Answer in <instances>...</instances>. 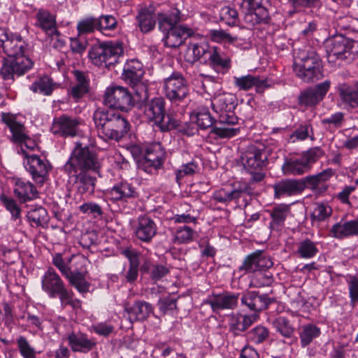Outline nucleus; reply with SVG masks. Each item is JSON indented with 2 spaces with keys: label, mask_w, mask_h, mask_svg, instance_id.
<instances>
[{
  "label": "nucleus",
  "mask_w": 358,
  "mask_h": 358,
  "mask_svg": "<svg viewBox=\"0 0 358 358\" xmlns=\"http://www.w3.org/2000/svg\"><path fill=\"white\" fill-rule=\"evenodd\" d=\"M208 64L217 73L224 74L231 68V60L220 48L213 46L209 52Z\"/></svg>",
  "instance_id": "obj_26"
},
{
  "label": "nucleus",
  "mask_w": 358,
  "mask_h": 358,
  "mask_svg": "<svg viewBox=\"0 0 358 358\" xmlns=\"http://www.w3.org/2000/svg\"><path fill=\"white\" fill-rule=\"evenodd\" d=\"M254 322V319L249 315L232 314L228 317L229 330L234 335H240Z\"/></svg>",
  "instance_id": "obj_40"
},
{
  "label": "nucleus",
  "mask_w": 358,
  "mask_h": 358,
  "mask_svg": "<svg viewBox=\"0 0 358 358\" xmlns=\"http://www.w3.org/2000/svg\"><path fill=\"white\" fill-rule=\"evenodd\" d=\"M239 299V293L225 291L208 295L205 300V303L209 305L213 311L216 313L222 310H234L236 308Z\"/></svg>",
  "instance_id": "obj_16"
},
{
  "label": "nucleus",
  "mask_w": 358,
  "mask_h": 358,
  "mask_svg": "<svg viewBox=\"0 0 358 358\" xmlns=\"http://www.w3.org/2000/svg\"><path fill=\"white\" fill-rule=\"evenodd\" d=\"M191 120L195 121L200 129L205 130L216 125V120L210 114L207 107L198 108L191 115Z\"/></svg>",
  "instance_id": "obj_42"
},
{
  "label": "nucleus",
  "mask_w": 358,
  "mask_h": 358,
  "mask_svg": "<svg viewBox=\"0 0 358 358\" xmlns=\"http://www.w3.org/2000/svg\"><path fill=\"white\" fill-rule=\"evenodd\" d=\"M273 325L276 331L284 338V343L292 345L297 343L298 338L294 334V328L287 317L280 316L275 318Z\"/></svg>",
  "instance_id": "obj_33"
},
{
  "label": "nucleus",
  "mask_w": 358,
  "mask_h": 358,
  "mask_svg": "<svg viewBox=\"0 0 358 358\" xmlns=\"http://www.w3.org/2000/svg\"><path fill=\"white\" fill-rule=\"evenodd\" d=\"M165 157V151L159 143L147 147L145 156L148 162L154 163V166H162Z\"/></svg>",
  "instance_id": "obj_49"
},
{
  "label": "nucleus",
  "mask_w": 358,
  "mask_h": 358,
  "mask_svg": "<svg viewBox=\"0 0 358 358\" xmlns=\"http://www.w3.org/2000/svg\"><path fill=\"white\" fill-rule=\"evenodd\" d=\"M98 20L96 17H87L80 20L77 24L78 36L93 33L95 30L99 31Z\"/></svg>",
  "instance_id": "obj_58"
},
{
  "label": "nucleus",
  "mask_w": 358,
  "mask_h": 358,
  "mask_svg": "<svg viewBox=\"0 0 358 358\" xmlns=\"http://www.w3.org/2000/svg\"><path fill=\"white\" fill-rule=\"evenodd\" d=\"M332 213L331 208L325 203H317L310 217L313 220L322 222L329 218Z\"/></svg>",
  "instance_id": "obj_63"
},
{
  "label": "nucleus",
  "mask_w": 358,
  "mask_h": 358,
  "mask_svg": "<svg viewBox=\"0 0 358 358\" xmlns=\"http://www.w3.org/2000/svg\"><path fill=\"white\" fill-rule=\"evenodd\" d=\"M242 305L245 306L250 310L259 312L266 310L268 306L276 301L274 297H268L267 294H260L257 292H248L241 298Z\"/></svg>",
  "instance_id": "obj_21"
},
{
  "label": "nucleus",
  "mask_w": 358,
  "mask_h": 358,
  "mask_svg": "<svg viewBox=\"0 0 358 358\" xmlns=\"http://www.w3.org/2000/svg\"><path fill=\"white\" fill-rule=\"evenodd\" d=\"M273 265V263L268 255L262 250H257L245 257L238 271L242 272V275L254 274L259 271L267 270Z\"/></svg>",
  "instance_id": "obj_14"
},
{
  "label": "nucleus",
  "mask_w": 358,
  "mask_h": 358,
  "mask_svg": "<svg viewBox=\"0 0 358 358\" xmlns=\"http://www.w3.org/2000/svg\"><path fill=\"white\" fill-rule=\"evenodd\" d=\"M273 282V275L270 272H268L267 270L259 271L252 274L250 285L255 287H262L269 286Z\"/></svg>",
  "instance_id": "obj_60"
},
{
  "label": "nucleus",
  "mask_w": 358,
  "mask_h": 358,
  "mask_svg": "<svg viewBox=\"0 0 358 358\" xmlns=\"http://www.w3.org/2000/svg\"><path fill=\"white\" fill-rule=\"evenodd\" d=\"M34 65V61L26 54L4 58L0 69V75L3 80L13 83L15 78L24 76Z\"/></svg>",
  "instance_id": "obj_11"
},
{
  "label": "nucleus",
  "mask_w": 358,
  "mask_h": 358,
  "mask_svg": "<svg viewBox=\"0 0 358 358\" xmlns=\"http://www.w3.org/2000/svg\"><path fill=\"white\" fill-rule=\"evenodd\" d=\"M92 172L78 171L69 176L70 178H75L76 188L82 194L85 193L93 194L94 192L96 178L91 175Z\"/></svg>",
  "instance_id": "obj_34"
},
{
  "label": "nucleus",
  "mask_w": 358,
  "mask_h": 358,
  "mask_svg": "<svg viewBox=\"0 0 358 358\" xmlns=\"http://www.w3.org/2000/svg\"><path fill=\"white\" fill-rule=\"evenodd\" d=\"M236 101L234 94L227 92L216 94L212 99V108L217 115V122L210 130L215 139L230 138L240 132L239 128L234 127L238 122L234 113Z\"/></svg>",
  "instance_id": "obj_1"
},
{
  "label": "nucleus",
  "mask_w": 358,
  "mask_h": 358,
  "mask_svg": "<svg viewBox=\"0 0 358 358\" xmlns=\"http://www.w3.org/2000/svg\"><path fill=\"white\" fill-rule=\"evenodd\" d=\"M163 83L165 96L172 104L179 105L189 97L190 89L188 82L181 73L173 72L164 80Z\"/></svg>",
  "instance_id": "obj_10"
},
{
  "label": "nucleus",
  "mask_w": 358,
  "mask_h": 358,
  "mask_svg": "<svg viewBox=\"0 0 358 358\" xmlns=\"http://www.w3.org/2000/svg\"><path fill=\"white\" fill-rule=\"evenodd\" d=\"M244 194H250V188L245 184H234L231 187L220 188L215 191L212 198L218 203L227 205L231 201H236Z\"/></svg>",
  "instance_id": "obj_20"
},
{
  "label": "nucleus",
  "mask_w": 358,
  "mask_h": 358,
  "mask_svg": "<svg viewBox=\"0 0 358 358\" xmlns=\"http://www.w3.org/2000/svg\"><path fill=\"white\" fill-rule=\"evenodd\" d=\"M110 194L114 200H122L127 201L129 199H135L138 196L135 187L130 183L122 182L115 185Z\"/></svg>",
  "instance_id": "obj_43"
},
{
  "label": "nucleus",
  "mask_w": 358,
  "mask_h": 358,
  "mask_svg": "<svg viewBox=\"0 0 358 358\" xmlns=\"http://www.w3.org/2000/svg\"><path fill=\"white\" fill-rule=\"evenodd\" d=\"M268 11L266 8H248L243 16L245 26L250 29L259 24H268L270 22Z\"/></svg>",
  "instance_id": "obj_39"
},
{
  "label": "nucleus",
  "mask_w": 358,
  "mask_h": 358,
  "mask_svg": "<svg viewBox=\"0 0 358 358\" xmlns=\"http://www.w3.org/2000/svg\"><path fill=\"white\" fill-rule=\"evenodd\" d=\"M318 242L308 238L299 240L296 243V255L302 259H311L319 252Z\"/></svg>",
  "instance_id": "obj_44"
},
{
  "label": "nucleus",
  "mask_w": 358,
  "mask_h": 358,
  "mask_svg": "<svg viewBox=\"0 0 358 358\" xmlns=\"http://www.w3.org/2000/svg\"><path fill=\"white\" fill-rule=\"evenodd\" d=\"M100 169L97 154L92 148L80 141L75 143L70 157L64 166V171L68 176L78 171L98 173Z\"/></svg>",
  "instance_id": "obj_4"
},
{
  "label": "nucleus",
  "mask_w": 358,
  "mask_h": 358,
  "mask_svg": "<svg viewBox=\"0 0 358 358\" xmlns=\"http://www.w3.org/2000/svg\"><path fill=\"white\" fill-rule=\"evenodd\" d=\"M14 195L22 203L34 200L38 196L36 187L29 181L17 178L13 188Z\"/></svg>",
  "instance_id": "obj_31"
},
{
  "label": "nucleus",
  "mask_w": 358,
  "mask_h": 358,
  "mask_svg": "<svg viewBox=\"0 0 358 358\" xmlns=\"http://www.w3.org/2000/svg\"><path fill=\"white\" fill-rule=\"evenodd\" d=\"M28 45L17 34H13L6 44L3 45V50L8 58L26 54Z\"/></svg>",
  "instance_id": "obj_36"
},
{
  "label": "nucleus",
  "mask_w": 358,
  "mask_h": 358,
  "mask_svg": "<svg viewBox=\"0 0 358 358\" xmlns=\"http://www.w3.org/2000/svg\"><path fill=\"white\" fill-rule=\"evenodd\" d=\"M221 22L230 27L237 26L239 24V15L237 10L231 6H224L219 11Z\"/></svg>",
  "instance_id": "obj_51"
},
{
  "label": "nucleus",
  "mask_w": 358,
  "mask_h": 358,
  "mask_svg": "<svg viewBox=\"0 0 358 358\" xmlns=\"http://www.w3.org/2000/svg\"><path fill=\"white\" fill-rule=\"evenodd\" d=\"M129 313L130 320L143 321L146 320L153 311L152 305L144 301H135L131 306L125 308Z\"/></svg>",
  "instance_id": "obj_41"
},
{
  "label": "nucleus",
  "mask_w": 358,
  "mask_h": 358,
  "mask_svg": "<svg viewBox=\"0 0 358 358\" xmlns=\"http://www.w3.org/2000/svg\"><path fill=\"white\" fill-rule=\"evenodd\" d=\"M270 335L269 330L264 326L258 325L246 334L248 341L255 344L266 341Z\"/></svg>",
  "instance_id": "obj_55"
},
{
  "label": "nucleus",
  "mask_w": 358,
  "mask_h": 358,
  "mask_svg": "<svg viewBox=\"0 0 358 358\" xmlns=\"http://www.w3.org/2000/svg\"><path fill=\"white\" fill-rule=\"evenodd\" d=\"M79 124L78 118L63 115L54 119L51 131L53 134L62 137L74 136L76 135Z\"/></svg>",
  "instance_id": "obj_22"
},
{
  "label": "nucleus",
  "mask_w": 358,
  "mask_h": 358,
  "mask_svg": "<svg viewBox=\"0 0 358 358\" xmlns=\"http://www.w3.org/2000/svg\"><path fill=\"white\" fill-rule=\"evenodd\" d=\"M194 234V230L189 227H180L176 230L175 241L179 244L189 243L193 241Z\"/></svg>",
  "instance_id": "obj_64"
},
{
  "label": "nucleus",
  "mask_w": 358,
  "mask_h": 358,
  "mask_svg": "<svg viewBox=\"0 0 358 358\" xmlns=\"http://www.w3.org/2000/svg\"><path fill=\"white\" fill-rule=\"evenodd\" d=\"M66 278L69 280L70 284L80 293L84 294L89 291L90 283L86 281L82 272L71 271Z\"/></svg>",
  "instance_id": "obj_53"
},
{
  "label": "nucleus",
  "mask_w": 358,
  "mask_h": 358,
  "mask_svg": "<svg viewBox=\"0 0 358 358\" xmlns=\"http://www.w3.org/2000/svg\"><path fill=\"white\" fill-rule=\"evenodd\" d=\"M140 270L143 273L149 274L150 279L155 282L161 280L169 272V268L165 266L159 264H152L148 260L143 262Z\"/></svg>",
  "instance_id": "obj_45"
},
{
  "label": "nucleus",
  "mask_w": 358,
  "mask_h": 358,
  "mask_svg": "<svg viewBox=\"0 0 358 358\" xmlns=\"http://www.w3.org/2000/svg\"><path fill=\"white\" fill-rule=\"evenodd\" d=\"M155 13L159 30L162 33L171 30L183 20L182 13L175 6H165L155 10Z\"/></svg>",
  "instance_id": "obj_17"
},
{
  "label": "nucleus",
  "mask_w": 358,
  "mask_h": 358,
  "mask_svg": "<svg viewBox=\"0 0 358 358\" xmlns=\"http://www.w3.org/2000/svg\"><path fill=\"white\" fill-rule=\"evenodd\" d=\"M69 347L74 352L87 353L95 346L96 342L90 338L86 334L80 331H72L67 336Z\"/></svg>",
  "instance_id": "obj_29"
},
{
  "label": "nucleus",
  "mask_w": 358,
  "mask_h": 358,
  "mask_svg": "<svg viewBox=\"0 0 358 358\" xmlns=\"http://www.w3.org/2000/svg\"><path fill=\"white\" fill-rule=\"evenodd\" d=\"M324 155V151L320 147H313L301 155L287 159L282 166L285 174L300 176L308 172L313 164Z\"/></svg>",
  "instance_id": "obj_7"
},
{
  "label": "nucleus",
  "mask_w": 358,
  "mask_h": 358,
  "mask_svg": "<svg viewBox=\"0 0 358 358\" xmlns=\"http://www.w3.org/2000/svg\"><path fill=\"white\" fill-rule=\"evenodd\" d=\"M334 173L335 172L332 169L328 168L317 174L308 176L301 178V180H303L306 187H309L312 190H316L320 184L328 181Z\"/></svg>",
  "instance_id": "obj_47"
},
{
  "label": "nucleus",
  "mask_w": 358,
  "mask_h": 358,
  "mask_svg": "<svg viewBox=\"0 0 358 358\" xmlns=\"http://www.w3.org/2000/svg\"><path fill=\"white\" fill-rule=\"evenodd\" d=\"M157 230V225L152 219L147 215H141L134 227V234L141 241L150 243L156 235Z\"/></svg>",
  "instance_id": "obj_25"
},
{
  "label": "nucleus",
  "mask_w": 358,
  "mask_h": 358,
  "mask_svg": "<svg viewBox=\"0 0 358 358\" xmlns=\"http://www.w3.org/2000/svg\"><path fill=\"white\" fill-rule=\"evenodd\" d=\"M327 58L333 66L350 64L358 57V42L343 35H336L325 43Z\"/></svg>",
  "instance_id": "obj_5"
},
{
  "label": "nucleus",
  "mask_w": 358,
  "mask_h": 358,
  "mask_svg": "<svg viewBox=\"0 0 358 358\" xmlns=\"http://www.w3.org/2000/svg\"><path fill=\"white\" fill-rule=\"evenodd\" d=\"M16 343L20 354L23 358H36V352L26 337L20 336L17 338Z\"/></svg>",
  "instance_id": "obj_62"
},
{
  "label": "nucleus",
  "mask_w": 358,
  "mask_h": 358,
  "mask_svg": "<svg viewBox=\"0 0 358 358\" xmlns=\"http://www.w3.org/2000/svg\"><path fill=\"white\" fill-rule=\"evenodd\" d=\"M331 82L324 80L315 87L301 90L298 96V104L306 108H312L322 101L330 89Z\"/></svg>",
  "instance_id": "obj_15"
},
{
  "label": "nucleus",
  "mask_w": 358,
  "mask_h": 358,
  "mask_svg": "<svg viewBox=\"0 0 358 358\" xmlns=\"http://www.w3.org/2000/svg\"><path fill=\"white\" fill-rule=\"evenodd\" d=\"M180 126V120L176 115L171 113H164V117L155 126L162 132H167L173 129H178Z\"/></svg>",
  "instance_id": "obj_54"
},
{
  "label": "nucleus",
  "mask_w": 358,
  "mask_h": 358,
  "mask_svg": "<svg viewBox=\"0 0 358 358\" xmlns=\"http://www.w3.org/2000/svg\"><path fill=\"white\" fill-rule=\"evenodd\" d=\"M103 102L110 108L122 111H128L134 106L131 92L127 88L120 86L108 87L105 92Z\"/></svg>",
  "instance_id": "obj_12"
},
{
  "label": "nucleus",
  "mask_w": 358,
  "mask_h": 358,
  "mask_svg": "<svg viewBox=\"0 0 358 358\" xmlns=\"http://www.w3.org/2000/svg\"><path fill=\"white\" fill-rule=\"evenodd\" d=\"M320 334V329L315 324H308L302 326L299 334L301 346L303 348L307 347L315 338L319 337Z\"/></svg>",
  "instance_id": "obj_50"
},
{
  "label": "nucleus",
  "mask_w": 358,
  "mask_h": 358,
  "mask_svg": "<svg viewBox=\"0 0 358 358\" xmlns=\"http://www.w3.org/2000/svg\"><path fill=\"white\" fill-rule=\"evenodd\" d=\"M143 74L144 70L142 63L137 59H131L124 64L122 78L132 87H137L142 90H145V98H147L145 87L141 83Z\"/></svg>",
  "instance_id": "obj_18"
},
{
  "label": "nucleus",
  "mask_w": 358,
  "mask_h": 358,
  "mask_svg": "<svg viewBox=\"0 0 358 358\" xmlns=\"http://www.w3.org/2000/svg\"><path fill=\"white\" fill-rule=\"evenodd\" d=\"M96 20H98L99 22V31L106 36L110 35L108 31L116 29L117 27L116 18L111 15H103L99 17H96Z\"/></svg>",
  "instance_id": "obj_59"
},
{
  "label": "nucleus",
  "mask_w": 358,
  "mask_h": 358,
  "mask_svg": "<svg viewBox=\"0 0 358 358\" xmlns=\"http://www.w3.org/2000/svg\"><path fill=\"white\" fill-rule=\"evenodd\" d=\"M244 169L252 176V180L261 182L265 177L262 171L268 163V153L264 148L250 147L241 157Z\"/></svg>",
  "instance_id": "obj_9"
},
{
  "label": "nucleus",
  "mask_w": 358,
  "mask_h": 358,
  "mask_svg": "<svg viewBox=\"0 0 358 358\" xmlns=\"http://www.w3.org/2000/svg\"><path fill=\"white\" fill-rule=\"evenodd\" d=\"M163 34H164L163 38L164 45L176 48L182 45L187 38L191 37L194 34V31L185 25L178 24L171 30Z\"/></svg>",
  "instance_id": "obj_23"
},
{
  "label": "nucleus",
  "mask_w": 358,
  "mask_h": 358,
  "mask_svg": "<svg viewBox=\"0 0 358 358\" xmlns=\"http://www.w3.org/2000/svg\"><path fill=\"white\" fill-rule=\"evenodd\" d=\"M123 52L121 44L108 41L93 45L88 56L94 65L109 67L117 62Z\"/></svg>",
  "instance_id": "obj_8"
},
{
  "label": "nucleus",
  "mask_w": 358,
  "mask_h": 358,
  "mask_svg": "<svg viewBox=\"0 0 358 358\" xmlns=\"http://www.w3.org/2000/svg\"><path fill=\"white\" fill-rule=\"evenodd\" d=\"M122 254L126 257L129 262V268L123 274V277L127 282L134 283L138 276V253L134 250L127 248L122 250Z\"/></svg>",
  "instance_id": "obj_38"
},
{
  "label": "nucleus",
  "mask_w": 358,
  "mask_h": 358,
  "mask_svg": "<svg viewBox=\"0 0 358 358\" xmlns=\"http://www.w3.org/2000/svg\"><path fill=\"white\" fill-rule=\"evenodd\" d=\"M208 36L212 41L218 43L234 44L238 41L237 36H231L222 29H210L208 31Z\"/></svg>",
  "instance_id": "obj_56"
},
{
  "label": "nucleus",
  "mask_w": 358,
  "mask_h": 358,
  "mask_svg": "<svg viewBox=\"0 0 358 358\" xmlns=\"http://www.w3.org/2000/svg\"><path fill=\"white\" fill-rule=\"evenodd\" d=\"M310 138L311 141H314V133L312 125L309 122H305L299 125V127L293 131L290 136V138L293 142L296 141H305Z\"/></svg>",
  "instance_id": "obj_57"
},
{
  "label": "nucleus",
  "mask_w": 358,
  "mask_h": 358,
  "mask_svg": "<svg viewBox=\"0 0 358 358\" xmlns=\"http://www.w3.org/2000/svg\"><path fill=\"white\" fill-rule=\"evenodd\" d=\"M210 50V49L206 43H191L187 50L186 61L188 63L194 64L204 55H209Z\"/></svg>",
  "instance_id": "obj_48"
},
{
  "label": "nucleus",
  "mask_w": 358,
  "mask_h": 358,
  "mask_svg": "<svg viewBox=\"0 0 358 358\" xmlns=\"http://www.w3.org/2000/svg\"><path fill=\"white\" fill-rule=\"evenodd\" d=\"M0 201L6 209L10 212L11 215V219L13 220L20 219L21 208L17 205L16 201L14 199L8 197L6 194H2L0 196Z\"/></svg>",
  "instance_id": "obj_61"
},
{
  "label": "nucleus",
  "mask_w": 358,
  "mask_h": 358,
  "mask_svg": "<svg viewBox=\"0 0 358 358\" xmlns=\"http://www.w3.org/2000/svg\"><path fill=\"white\" fill-rule=\"evenodd\" d=\"M338 92L345 108L349 110L358 106V85L340 83L338 85Z\"/></svg>",
  "instance_id": "obj_30"
},
{
  "label": "nucleus",
  "mask_w": 358,
  "mask_h": 358,
  "mask_svg": "<svg viewBox=\"0 0 358 358\" xmlns=\"http://www.w3.org/2000/svg\"><path fill=\"white\" fill-rule=\"evenodd\" d=\"M274 197L280 199L300 194L306 188L303 180L301 179H284L273 186Z\"/></svg>",
  "instance_id": "obj_19"
},
{
  "label": "nucleus",
  "mask_w": 358,
  "mask_h": 358,
  "mask_svg": "<svg viewBox=\"0 0 358 358\" xmlns=\"http://www.w3.org/2000/svg\"><path fill=\"white\" fill-rule=\"evenodd\" d=\"M99 136L104 139L119 141L130 130L129 122L119 113L104 108H98L93 115Z\"/></svg>",
  "instance_id": "obj_2"
},
{
  "label": "nucleus",
  "mask_w": 358,
  "mask_h": 358,
  "mask_svg": "<svg viewBox=\"0 0 358 358\" xmlns=\"http://www.w3.org/2000/svg\"><path fill=\"white\" fill-rule=\"evenodd\" d=\"M1 121L9 128L12 134L10 140L13 143L22 144V142L29 141V137L25 133V127L16 120L15 117L10 113H1Z\"/></svg>",
  "instance_id": "obj_28"
},
{
  "label": "nucleus",
  "mask_w": 358,
  "mask_h": 358,
  "mask_svg": "<svg viewBox=\"0 0 358 358\" xmlns=\"http://www.w3.org/2000/svg\"><path fill=\"white\" fill-rule=\"evenodd\" d=\"M27 219L31 225L43 227L48 222V214L45 208L38 206L27 213Z\"/></svg>",
  "instance_id": "obj_52"
},
{
  "label": "nucleus",
  "mask_w": 358,
  "mask_h": 358,
  "mask_svg": "<svg viewBox=\"0 0 358 358\" xmlns=\"http://www.w3.org/2000/svg\"><path fill=\"white\" fill-rule=\"evenodd\" d=\"M293 68L296 76L307 83L322 76L320 56L313 50L300 52L295 58Z\"/></svg>",
  "instance_id": "obj_6"
},
{
  "label": "nucleus",
  "mask_w": 358,
  "mask_h": 358,
  "mask_svg": "<svg viewBox=\"0 0 358 358\" xmlns=\"http://www.w3.org/2000/svg\"><path fill=\"white\" fill-rule=\"evenodd\" d=\"M23 165L36 183L42 185L48 180L51 165L46 159L36 155L26 154Z\"/></svg>",
  "instance_id": "obj_13"
},
{
  "label": "nucleus",
  "mask_w": 358,
  "mask_h": 358,
  "mask_svg": "<svg viewBox=\"0 0 358 358\" xmlns=\"http://www.w3.org/2000/svg\"><path fill=\"white\" fill-rule=\"evenodd\" d=\"M234 84L239 90L248 91L255 87L257 93L262 94L266 89L270 87L268 80L261 79L259 76H255L250 74L240 77L234 78Z\"/></svg>",
  "instance_id": "obj_27"
},
{
  "label": "nucleus",
  "mask_w": 358,
  "mask_h": 358,
  "mask_svg": "<svg viewBox=\"0 0 358 358\" xmlns=\"http://www.w3.org/2000/svg\"><path fill=\"white\" fill-rule=\"evenodd\" d=\"M165 101L162 97H155L146 101L143 106V115L148 123L155 127L162 120L165 113Z\"/></svg>",
  "instance_id": "obj_24"
},
{
  "label": "nucleus",
  "mask_w": 358,
  "mask_h": 358,
  "mask_svg": "<svg viewBox=\"0 0 358 358\" xmlns=\"http://www.w3.org/2000/svg\"><path fill=\"white\" fill-rule=\"evenodd\" d=\"M36 26L50 35L59 36L57 29L56 16L51 14L48 10L41 8L36 15Z\"/></svg>",
  "instance_id": "obj_32"
},
{
  "label": "nucleus",
  "mask_w": 358,
  "mask_h": 358,
  "mask_svg": "<svg viewBox=\"0 0 358 358\" xmlns=\"http://www.w3.org/2000/svg\"><path fill=\"white\" fill-rule=\"evenodd\" d=\"M41 288L51 299L59 298L61 306H70L77 311L81 309L82 301L74 298V293L69 289L63 280L52 267H48L41 278Z\"/></svg>",
  "instance_id": "obj_3"
},
{
  "label": "nucleus",
  "mask_w": 358,
  "mask_h": 358,
  "mask_svg": "<svg viewBox=\"0 0 358 358\" xmlns=\"http://www.w3.org/2000/svg\"><path fill=\"white\" fill-rule=\"evenodd\" d=\"M267 212L271 218L269 223V228L272 230L279 231L285 224V222L290 213L289 205L280 203L275 205Z\"/></svg>",
  "instance_id": "obj_35"
},
{
  "label": "nucleus",
  "mask_w": 358,
  "mask_h": 358,
  "mask_svg": "<svg viewBox=\"0 0 358 358\" xmlns=\"http://www.w3.org/2000/svg\"><path fill=\"white\" fill-rule=\"evenodd\" d=\"M57 87V83H54L49 76H45L33 83L29 89L34 93L50 96Z\"/></svg>",
  "instance_id": "obj_46"
},
{
  "label": "nucleus",
  "mask_w": 358,
  "mask_h": 358,
  "mask_svg": "<svg viewBox=\"0 0 358 358\" xmlns=\"http://www.w3.org/2000/svg\"><path fill=\"white\" fill-rule=\"evenodd\" d=\"M136 20L143 33L152 31L157 23L155 10L152 6L141 9L136 15Z\"/></svg>",
  "instance_id": "obj_37"
}]
</instances>
